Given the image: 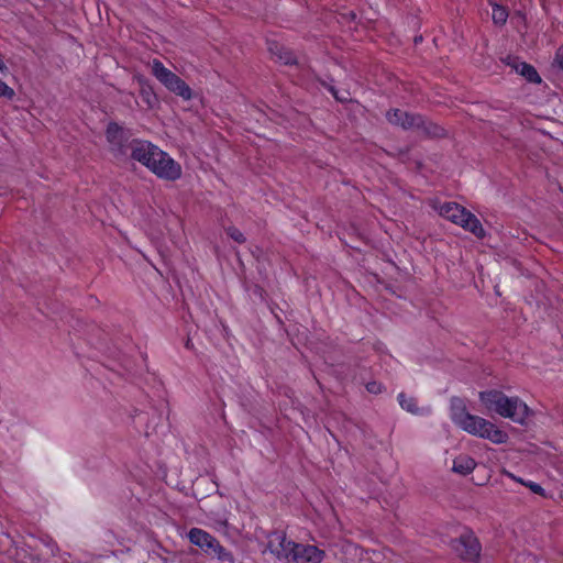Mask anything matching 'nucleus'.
<instances>
[{"mask_svg": "<svg viewBox=\"0 0 563 563\" xmlns=\"http://www.w3.org/2000/svg\"><path fill=\"white\" fill-rule=\"evenodd\" d=\"M450 410L452 421L465 432L490 440L496 444L507 442L508 435L506 432L498 429L493 422L482 417L471 415L461 398L454 397L451 399Z\"/></svg>", "mask_w": 563, "mask_h": 563, "instance_id": "obj_1", "label": "nucleus"}, {"mask_svg": "<svg viewBox=\"0 0 563 563\" xmlns=\"http://www.w3.org/2000/svg\"><path fill=\"white\" fill-rule=\"evenodd\" d=\"M479 399L487 410L495 411L519 424H525L530 415V409L526 402L518 397H508L499 390L481 391Z\"/></svg>", "mask_w": 563, "mask_h": 563, "instance_id": "obj_2", "label": "nucleus"}, {"mask_svg": "<svg viewBox=\"0 0 563 563\" xmlns=\"http://www.w3.org/2000/svg\"><path fill=\"white\" fill-rule=\"evenodd\" d=\"M109 152L119 161L128 157V152L133 150V143L139 139L133 137L131 129L117 122H109L104 132Z\"/></svg>", "mask_w": 563, "mask_h": 563, "instance_id": "obj_3", "label": "nucleus"}, {"mask_svg": "<svg viewBox=\"0 0 563 563\" xmlns=\"http://www.w3.org/2000/svg\"><path fill=\"white\" fill-rule=\"evenodd\" d=\"M152 74L167 90L176 96L184 100L192 98L191 88L178 75L166 68L161 60L154 59L152 62Z\"/></svg>", "mask_w": 563, "mask_h": 563, "instance_id": "obj_4", "label": "nucleus"}, {"mask_svg": "<svg viewBox=\"0 0 563 563\" xmlns=\"http://www.w3.org/2000/svg\"><path fill=\"white\" fill-rule=\"evenodd\" d=\"M452 551L463 561L476 563L479 559L482 547L472 531H465L450 543Z\"/></svg>", "mask_w": 563, "mask_h": 563, "instance_id": "obj_5", "label": "nucleus"}, {"mask_svg": "<svg viewBox=\"0 0 563 563\" xmlns=\"http://www.w3.org/2000/svg\"><path fill=\"white\" fill-rule=\"evenodd\" d=\"M296 545L283 531H274L268 536L267 549L282 562L289 563Z\"/></svg>", "mask_w": 563, "mask_h": 563, "instance_id": "obj_6", "label": "nucleus"}, {"mask_svg": "<svg viewBox=\"0 0 563 563\" xmlns=\"http://www.w3.org/2000/svg\"><path fill=\"white\" fill-rule=\"evenodd\" d=\"M157 158L152 165L151 172L157 177L166 180H176L181 176V166L174 161L167 153L161 151L156 153Z\"/></svg>", "mask_w": 563, "mask_h": 563, "instance_id": "obj_7", "label": "nucleus"}, {"mask_svg": "<svg viewBox=\"0 0 563 563\" xmlns=\"http://www.w3.org/2000/svg\"><path fill=\"white\" fill-rule=\"evenodd\" d=\"M161 151V148L151 142L139 139L137 142L133 143L131 158L141 163L151 170L152 165L155 164V159L157 158L156 153H159Z\"/></svg>", "mask_w": 563, "mask_h": 563, "instance_id": "obj_8", "label": "nucleus"}, {"mask_svg": "<svg viewBox=\"0 0 563 563\" xmlns=\"http://www.w3.org/2000/svg\"><path fill=\"white\" fill-rule=\"evenodd\" d=\"M388 122L400 126L404 130H417V125L422 123V115L410 113L400 109H391L386 113Z\"/></svg>", "mask_w": 563, "mask_h": 563, "instance_id": "obj_9", "label": "nucleus"}, {"mask_svg": "<svg viewBox=\"0 0 563 563\" xmlns=\"http://www.w3.org/2000/svg\"><path fill=\"white\" fill-rule=\"evenodd\" d=\"M290 556L289 563H321L324 551L316 545L297 543Z\"/></svg>", "mask_w": 563, "mask_h": 563, "instance_id": "obj_10", "label": "nucleus"}, {"mask_svg": "<svg viewBox=\"0 0 563 563\" xmlns=\"http://www.w3.org/2000/svg\"><path fill=\"white\" fill-rule=\"evenodd\" d=\"M504 62L512 70H515L517 74L522 76L527 81H529L531 84H540L541 82L542 79H541L540 75L538 74L537 69L532 65L521 60L519 57L507 56L504 59Z\"/></svg>", "mask_w": 563, "mask_h": 563, "instance_id": "obj_11", "label": "nucleus"}, {"mask_svg": "<svg viewBox=\"0 0 563 563\" xmlns=\"http://www.w3.org/2000/svg\"><path fill=\"white\" fill-rule=\"evenodd\" d=\"M464 217L459 219L456 222L457 225L463 228L466 231L473 233L476 238L483 239L485 236V230L481 223V221L473 214L471 211L464 208L463 210Z\"/></svg>", "mask_w": 563, "mask_h": 563, "instance_id": "obj_12", "label": "nucleus"}, {"mask_svg": "<svg viewBox=\"0 0 563 563\" xmlns=\"http://www.w3.org/2000/svg\"><path fill=\"white\" fill-rule=\"evenodd\" d=\"M268 51L273 57H276L278 62H280L284 65H294L297 63L296 55L292 51L285 47L284 45L275 42V41H268L267 42Z\"/></svg>", "mask_w": 563, "mask_h": 563, "instance_id": "obj_13", "label": "nucleus"}, {"mask_svg": "<svg viewBox=\"0 0 563 563\" xmlns=\"http://www.w3.org/2000/svg\"><path fill=\"white\" fill-rule=\"evenodd\" d=\"M203 552L211 558H217L221 563H234L233 554L223 548L214 537Z\"/></svg>", "mask_w": 563, "mask_h": 563, "instance_id": "obj_14", "label": "nucleus"}, {"mask_svg": "<svg viewBox=\"0 0 563 563\" xmlns=\"http://www.w3.org/2000/svg\"><path fill=\"white\" fill-rule=\"evenodd\" d=\"M421 135L427 137H444L446 136V131L443 126L428 120L422 117V123L417 125V130Z\"/></svg>", "mask_w": 563, "mask_h": 563, "instance_id": "obj_15", "label": "nucleus"}, {"mask_svg": "<svg viewBox=\"0 0 563 563\" xmlns=\"http://www.w3.org/2000/svg\"><path fill=\"white\" fill-rule=\"evenodd\" d=\"M476 462L466 454H461L453 460L452 471L460 475H467L474 471Z\"/></svg>", "mask_w": 563, "mask_h": 563, "instance_id": "obj_16", "label": "nucleus"}, {"mask_svg": "<svg viewBox=\"0 0 563 563\" xmlns=\"http://www.w3.org/2000/svg\"><path fill=\"white\" fill-rule=\"evenodd\" d=\"M463 210L464 207L456 202H445L439 208V213L441 217L456 224V222H459V219L461 217H464Z\"/></svg>", "mask_w": 563, "mask_h": 563, "instance_id": "obj_17", "label": "nucleus"}, {"mask_svg": "<svg viewBox=\"0 0 563 563\" xmlns=\"http://www.w3.org/2000/svg\"><path fill=\"white\" fill-rule=\"evenodd\" d=\"M140 82V97L142 101L146 104L148 109H153L158 104V99L156 93L154 92L152 86L145 81L143 78L139 79Z\"/></svg>", "mask_w": 563, "mask_h": 563, "instance_id": "obj_18", "label": "nucleus"}, {"mask_svg": "<svg viewBox=\"0 0 563 563\" xmlns=\"http://www.w3.org/2000/svg\"><path fill=\"white\" fill-rule=\"evenodd\" d=\"M188 538L192 544L199 547L202 551H205L210 541H212L213 536H211L210 533L202 529L192 528L188 533Z\"/></svg>", "mask_w": 563, "mask_h": 563, "instance_id": "obj_19", "label": "nucleus"}, {"mask_svg": "<svg viewBox=\"0 0 563 563\" xmlns=\"http://www.w3.org/2000/svg\"><path fill=\"white\" fill-rule=\"evenodd\" d=\"M398 401L402 409L407 410L411 413H418L419 408L417 406V401L413 397L407 396L405 393H400L398 395Z\"/></svg>", "mask_w": 563, "mask_h": 563, "instance_id": "obj_20", "label": "nucleus"}, {"mask_svg": "<svg viewBox=\"0 0 563 563\" xmlns=\"http://www.w3.org/2000/svg\"><path fill=\"white\" fill-rule=\"evenodd\" d=\"M508 18V11L505 7L494 4L492 10V19L495 24L504 25Z\"/></svg>", "mask_w": 563, "mask_h": 563, "instance_id": "obj_21", "label": "nucleus"}, {"mask_svg": "<svg viewBox=\"0 0 563 563\" xmlns=\"http://www.w3.org/2000/svg\"><path fill=\"white\" fill-rule=\"evenodd\" d=\"M227 234L234 240L235 242L242 244L245 242V236L243 233L235 227H229L225 229Z\"/></svg>", "mask_w": 563, "mask_h": 563, "instance_id": "obj_22", "label": "nucleus"}, {"mask_svg": "<svg viewBox=\"0 0 563 563\" xmlns=\"http://www.w3.org/2000/svg\"><path fill=\"white\" fill-rule=\"evenodd\" d=\"M14 95V90L0 79V97H4L11 100Z\"/></svg>", "mask_w": 563, "mask_h": 563, "instance_id": "obj_23", "label": "nucleus"}, {"mask_svg": "<svg viewBox=\"0 0 563 563\" xmlns=\"http://www.w3.org/2000/svg\"><path fill=\"white\" fill-rule=\"evenodd\" d=\"M516 481L520 482L521 484L528 486L531 492H533L534 494H538V495H544V489L542 488L541 485L534 483V482H529V483H525L522 479H519V478H516L515 476H512Z\"/></svg>", "mask_w": 563, "mask_h": 563, "instance_id": "obj_24", "label": "nucleus"}, {"mask_svg": "<svg viewBox=\"0 0 563 563\" xmlns=\"http://www.w3.org/2000/svg\"><path fill=\"white\" fill-rule=\"evenodd\" d=\"M383 385L378 382L373 380L366 384V390L371 394L378 395L383 391Z\"/></svg>", "mask_w": 563, "mask_h": 563, "instance_id": "obj_25", "label": "nucleus"}, {"mask_svg": "<svg viewBox=\"0 0 563 563\" xmlns=\"http://www.w3.org/2000/svg\"><path fill=\"white\" fill-rule=\"evenodd\" d=\"M553 65L563 70V45L556 49Z\"/></svg>", "mask_w": 563, "mask_h": 563, "instance_id": "obj_26", "label": "nucleus"}, {"mask_svg": "<svg viewBox=\"0 0 563 563\" xmlns=\"http://www.w3.org/2000/svg\"><path fill=\"white\" fill-rule=\"evenodd\" d=\"M322 85H323V86H324V87H325V88H327V89H328V90L333 95V97H334L336 100H339V101H345V100H347V98H346V97H341V96H339V93H338V91H336V89L334 88V86H333V85H331V84H327V82H322Z\"/></svg>", "mask_w": 563, "mask_h": 563, "instance_id": "obj_27", "label": "nucleus"}]
</instances>
